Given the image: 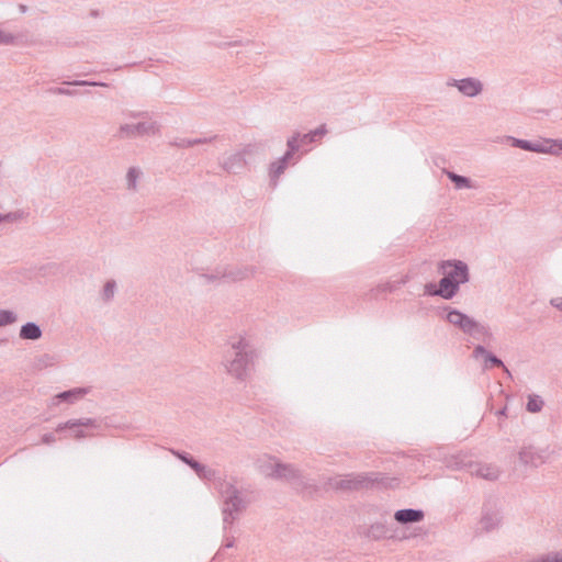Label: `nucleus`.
Returning <instances> with one entry per match:
<instances>
[{
	"instance_id": "1",
	"label": "nucleus",
	"mask_w": 562,
	"mask_h": 562,
	"mask_svg": "<svg viewBox=\"0 0 562 562\" xmlns=\"http://www.w3.org/2000/svg\"><path fill=\"white\" fill-rule=\"evenodd\" d=\"M257 357L255 347L245 338H233L224 352L223 363L228 374L245 381L254 369Z\"/></svg>"
},
{
	"instance_id": "2",
	"label": "nucleus",
	"mask_w": 562,
	"mask_h": 562,
	"mask_svg": "<svg viewBox=\"0 0 562 562\" xmlns=\"http://www.w3.org/2000/svg\"><path fill=\"white\" fill-rule=\"evenodd\" d=\"M439 271L443 274L439 280L441 288H445L450 299L458 294L461 284L470 281L469 266L462 260H442L439 263Z\"/></svg>"
},
{
	"instance_id": "3",
	"label": "nucleus",
	"mask_w": 562,
	"mask_h": 562,
	"mask_svg": "<svg viewBox=\"0 0 562 562\" xmlns=\"http://www.w3.org/2000/svg\"><path fill=\"white\" fill-rule=\"evenodd\" d=\"M385 477H379L378 473H360V474H347L345 476L329 477L327 485L336 491H360L369 488L375 484H384Z\"/></svg>"
},
{
	"instance_id": "4",
	"label": "nucleus",
	"mask_w": 562,
	"mask_h": 562,
	"mask_svg": "<svg viewBox=\"0 0 562 562\" xmlns=\"http://www.w3.org/2000/svg\"><path fill=\"white\" fill-rule=\"evenodd\" d=\"M223 497V525L224 530L232 526L238 516L246 509L247 503L241 497L240 491L231 483L225 484L221 490Z\"/></svg>"
},
{
	"instance_id": "5",
	"label": "nucleus",
	"mask_w": 562,
	"mask_h": 562,
	"mask_svg": "<svg viewBox=\"0 0 562 562\" xmlns=\"http://www.w3.org/2000/svg\"><path fill=\"white\" fill-rule=\"evenodd\" d=\"M268 477L282 480L291 484L296 490H307L315 487V484L303 475V473L292 464L277 463L268 472Z\"/></svg>"
},
{
	"instance_id": "6",
	"label": "nucleus",
	"mask_w": 562,
	"mask_h": 562,
	"mask_svg": "<svg viewBox=\"0 0 562 562\" xmlns=\"http://www.w3.org/2000/svg\"><path fill=\"white\" fill-rule=\"evenodd\" d=\"M160 131V125L156 121H144L136 124H122L114 137L117 139H130L143 137L146 135H156Z\"/></svg>"
},
{
	"instance_id": "7",
	"label": "nucleus",
	"mask_w": 562,
	"mask_h": 562,
	"mask_svg": "<svg viewBox=\"0 0 562 562\" xmlns=\"http://www.w3.org/2000/svg\"><path fill=\"white\" fill-rule=\"evenodd\" d=\"M97 418H78V419H69L65 423H60L56 427V432H64L65 430L71 431V437L76 440H81L87 438L89 435L83 428L99 429L102 420Z\"/></svg>"
},
{
	"instance_id": "8",
	"label": "nucleus",
	"mask_w": 562,
	"mask_h": 562,
	"mask_svg": "<svg viewBox=\"0 0 562 562\" xmlns=\"http://www.w3.org/2000/svg\"><path fill=\"white\" fill-rule=\"evenodd\" d=\"M295 154H296V146H295L294 138H288L285 153L283 154L282 157H280L276 161L271 162L270 167H269L270 183L273 187L277 186L278 179L280 178V176L285 171V169L292 162Z\"/></svg>"
},
{
	"instance_id": "9",
	"label": "nucleus",
	"mask_w": 562,
	"mask_h": 562,
	"mask_svg": "<svg viewBox=\"0 0 562 562\" xmlns=\"http://www.w3.org/2000/svg\"><path fill=\"white\" fill-rule=\"evenodd\" d=\"M170 452L184 464H187L190 469L194 471V473L201 479L205 481L214 480L216 475V471L207 468L203 463L196 461L190 453L182 451L170 449Z\"/></svg>"
},
{
	"instance_id": "10",
	"label": "nucleus",
	"mask_w": 562,
	"mask_h": 562,
	"mask_svg": "<svg viewBox=\"0 0 562 562\" xmlns=\"http://www.w3.org/2000/svg\"><path fill=\"white\" fill-rule=\"evenodd\" d=\"M548 448H535L532 446L524 447L519 451V460L525 465L538 468L549 459Z\"/></svg>"
},
{
	"instance_id": "11",
	"label": "nucleus",
	"mask_w": 562,
	"mask_h": 562,
	"mask_svg": "<svg viewBox=\"0 0 562 562\" xmlns=\"http://www.w3.org/2000/svg\"><path fill=\"white\" fill-rule=\"evenodd\" d=\"M447 85L456 87L460 93L469 98H474L483 91V83L473 77L450 79Z\"/></svg>"
},
{
	"instance_id": "12",
	"label": "nucleus",
	"mask_w": 562,
	"mask_h": 562,
	"mask_svg": "<svg viewBox=\"0 0 562 562\" xmlns=\"http://www.w3.org/2000/svg\"><path fill=\"white\" fill-rule=\"evenodd\" d=\"M443 311L446 312L445 319L462 333H470L471 326H474V318L465 313L450 306H445Z\"/></svg>"
},
{
	"instance_id": "13",
	"label": "nucleus",
	"mask_w": 562,
	"mask_h": 562,
	"mask_svg": "<svg viewBox=\"0 0 562 562\" xmlns=\"http://www.w3.org/2000/svg\"><path fill=\"white\" fill-rule=\"evenodd\" d=\"M472 357L474 359L483 358L484 359V369L488 368H503L505 373L512 378L510 371L505 367L504 362L501 358L495 356L493 352L488 351L484 346L477 345L474 347Z\"/></svg>"
},
{
	"instance_id": "14",
	"label": "nucleus",
	"mask_w": 562,
	"mask_h": 562,
	"mask_svg": "<svg viewBox=\"0 0 562 562\" xmlns=\"http://www.w3.org/2000/svg\"><path fill=\"white\" fill-rule=\"evenodd\" d=\"M480 524L486 532L497 529L502 524L499 510L490 505H484Z\"/></svg>"
},
{
	"instance_id": "15",
	"label": "nucleus",
	"mask_w": 562,
	"mask_h": 562,
	"mask_svg": "<svg viewBox=\"0 0 562 562\" xmlns=\"http://www.w3.org/2000/svg\"><path fill=\"white\" fill-rule=\"evenodd\" d=\"M90 392V387H74L67 391L59 392L53 398V404L68 403L75 404L79 400L83 398Z\"/></svg>"
},
{
	"instance_id": "16",
	"label": "nucleus",
	"mask_w": 562,
	"mask_h": 562,
	"mask_svg": "<svg viewBox=\"0 0 562 562\" xmlns=\"http://www.w3.org/2000/svg\"><path fill=\"white\" fill-rule=\"evenodd\" d=\"M247 165L246 158L243 157V153H235L225 158L221 166L227 172L232 175L240 173Z\"/></svg>"
},
{
	"instance_id": "17",
	"label": "nucleus",
	"mask_w": 562,
	"mask_h": 562,
	"mask_svg": "<svg viewBox=\"0 0 562 562\" xmlns=\"http://www.w3.org/2000/svg\"><path fill=\"white\" fill-rule=\"evenodd\" d=\"M425 513L422 509L404 508L394 514V519L401 525L419 522L424 519Z\"/></svg>"
},
{
	"instance_id": "18",
	"label": "nucleus",
	"mask_w": 562,
	"mask_h": 562,
	"mask_svg": "<svg viewBox=\"0 0 562 562\" xmlns=\"http://www.w3.org/2000/svg\"><path fill=\"white\" fill-rule=\"evenodd\" d=\"M245 277H246V272L245 271H241V270L232 271V270H227V269H221V270L217 269L213 273H204V274H202V278L207 283L217 281L220 279H228V280L236 281V280H241Z\"/></svg>"
},
{
	"instance_id": "19",
	"label": "nucleus",
	"mask_w": 562,
	"mask_h": 562,
	"mask_svg": "<svg viewBox=\"0 0 562 562\" xmlns=\"http://www.w3.org/2000/svg\"><path fill=\"white\" fill-rule=\"evenodd\" d=\"M43 335L42 328L34 322H27L21 326L19 337L23 340H38Z\"/></svg>"
},
{
	"instance_id": "20",
	"label": "nucleus",
	"mask_w": 562,
	"mask_h": 562,
	"mask_svg": "<svg viewBox=\"0 0 562 562\" xmlns=\"http://www.w3.org/2000/svg\"><path fill=\"white\" fill-rule=\"evenodd\" d=\"M443 172L446 173L448 179L454 184V188L458 190L471 189L474 187L472 180L469 177L458 175L450 170H445Z\"/></svg>"
},
{
	"instance_id": "21",
	"label": "nucleus",
	"mask_w": 562,
	"mask_h": 562,
	"mask_svg": "<svg viewBox=\"0 0 562 562\" xmlns=\"http://www.w3.org/2000/svg\"><path fill=\"white\" fill-rule=\"evenodd\" d=\"M389 529L383 522H374L372 524L367 532L366 536L372 540H381L387 537Z\"/></svg>"
},
{
	"instance_id": "22",
	"label": "nucleus",
	"mask_w": 562,
	"mask_h": 562,
	"mask_svg": "<svg viewBox=\"0 0 562 562\" xmlns=\"http://www.w3.org/2000/svg\"><path fill=\"white\" fill-rule=\"evenodd\" d=\"M424 292L426 295L429 296H439L443 300H451L448 293L446 292L445 288H441L440 281L438 282V285L435 284L434 282L426 283L424 286Z\"/></svg>"
},
{
	"instance_id": "23",
	"label": "nucleus",
	"mask_w": 562,
	"mask_h": 562,
	"mask_svg": "<svg viewBox=\"0 0 562 562\" xmlns=\"http://www.w3.org/2000/svg\"><path fill=\"white\" fill-rule=\"evenodd\" d=\"M290 138H294L295 146H296V153L301 148L308 146L316 140V138L314 137V135L311 132L305 133V134L294 133Z\"/></svg>"
},
{
	"instance_id": "24",
	"label": "nucleus",
	"mask_w": 562,
	"mask_h": 562,
	"mask_svg": "<svg viewBox=\"0 0 562 562\" xmlns=\"http://www.w3.org/2000/svg\"><path fill=\"white\" fill-rule=\"evenodd\" d=\"M467 335L473 337L477 340H484V337H491L492 334L490 331V328L480 324L474 319V326H471L470 333H465Z\"/></svg>"
},
{
	"instance_id": "25",
	"label": "nucleus",
	"mask_w": 562,
	"mask_h": 562,
	"mask_svg": "<svg viewBox=\"0 0 562 562\" xmlns=\"http://www.w3.org/2000/svg\"><path fill=\"white\" fill-rule=\"evenodd\" d=\"M552 139H544L543 142H533L532 153L559 155V150L551 146Z\"/></svg>"
},
{
	"instance_id": "26",
	"label": "nucleus",
	"mask_w": 562,
	"mask_h": 562,
	"mask_svg": "<svg viewBox=\"0 0 562 562\" xmlns=\"http://www.w3.org/2000/svg\"><path fill=\"white\" fill-rule=\"evenodd\" d=\"M543 404L544 403H543L542 398L539 395L531 394V395L528 396L526 409L529 413H538V412H540L542 409Z\"/></svg>"
},
{
	"instance_id": "27",
	"label": "nucleus",
	"mask_w": 562,
	"mask_h": 562,
	"mask_svg": "<svg viewBox=\"0 0 562 562\" xmlns=\"http://www.w3.org/2000/svg\"><path fill=\"white\" fill-rule=\"evenodd\" d=\"M26 213L23 210H16L14 212H9L7 214H0V224L8 222V223H14L19 222L21 220H24L26 217Z\"/></svg>"
},
{
	"instance_id": "28",
	"label": "nucleus",
	"mask_w": 562,
	"mask_h": 562,
	"mask_svg": "<svg viewBox=\"0 0 562 562\" xmlns=\"http://www.w3.org/2000/svg\"><path fill=\"white\" fill-rule=\"evenodd\" d=\"M507 142L513 147L520 148V149L526 150V151H532V144H533V142H531V140L508 136L507 137Z\"/></svg>"
},
{
	"instance_id": "29",
	"label": "nucleus",
	"mask_w": 562,
	"mask_h": 562,
	"mask_svg": "<svg viewBox=\"0 0 562 562\" xmlns=\"http://www.w3.org/2000/svg\"><path fill=\"white\" fill-rule=\"evenodd\" d=\"M475 474L480 477L486 479V480H496L498 474L497 471L493 468L486 467V465H479L475 470Z\"/></svg>"
},
{
	"instance_id": "30",
	"label": "nucleus",
	"mask_w": 562,
	"mask_h": 562,
	"mask_svg": "<svg viewBox=\"0 0 562 562\" xmlns=\"http://www.w3.org/2000/svg\"><path fill=\"white\" fill-rule=\"evenodd\" d=\"M16 314L10 310H0V326H8L16 322Z\"/></svg>"
},
{
	"instance_id": "31",
	"label": "nucleus",
	"mask_w": 562,
	"mask_h": 562,
	"mask_svg": "<svg viewBox=\"0 0 562 562\" xmlns=\"http://www.w3.org/2000/svg\"><path fill=\"white\" fill-rule=\"evenodd\" d=\"M139 177V171L135 167H131L126 175L127 180V187L128 189L135 190L136 189V182Z\"/></svg>"
},
{
	"instance_id": "32",
	"label": "nucleus",
	"mask_w": 562,
	"mask_h": 562,
	"mask_svg": "<svg viewBox=\"0 0 562 562\" xmlns=\"http://www.w3.org/2000/svg\"><path fill=\"white\" fill-rule=\"evenodd\" d=\"M115 289H116V283L114 280L106 281L103 286V293H102L103 300L110 301L114 296Z\"/></svg>"
},
{
	"instance_id": "33",
	"label": "nucleus",
	"mask_w": 562,
	"mask_h": 562,
	"mask_svg": "<svg viewBox=\"0 0 562 562\" xmlns=\"http://www.w3.org/2000/svg\"><path fill=\"white\" fill-rule=\"evenodd\" d=\"M170 146L177 148H190L193 146L192 138H177L170 142Z\"/></svg>"
},
{
	"instance_id": "34",
	"label": "nucleus",
	"mask_w": 562,
	"mask_h": 562,
	"mask_svg": "<svg viewBox=\"0 0 562 562\" xmlns=\"http://www.w3.org/2000/svg\"><path fill=\"white\" fill-rule=\"evenodd\" d=\"M15 41V36L0 30V45H11Z\"/></svg>"
},
{
	"instance_id": "35",
	"label": "nucleus",
	"mask_w": 562,
	"mask_h": 562,
	"mask_svg": "<svg viewBox=\"0 0 562 562\" xmlns=\"http://www.w3.org/2000/svg\"><path fill=\"white\" fill-rule=\"evenodd\" d=\"M218 138L217 135H213L210 137H200V138H192L193 146L195 145H202V144H210L213 143Z\"/></svg>"
},
{
	"instance_id": "36",
	"label": "nucleus",
	"mask_w": 562,
	"mask_h": 562,
	"mask_svg": "<svg viewBox=\"0 0 562 562\" xmlns=\"http://www.w3.org/2000/svg\"><path fill=\"white\" fill-rule=\"evenodd\" d=\"M127 116L131 119H149V112L147 111H130Z\"/></svg>"
},
{
	"instance_id": "37",
	"label": "nucleus",
	"mask_w": 562,
	"mask_h": 562,
	"mask_svg": "<svg viewBox=\"0 0 562 562\" xmlns=\"http://www.w3.org/2000/svg\"><path fill=\"white\" fill-rule=\"evenodd\" d=\"M258 150H259V146L258 145L248 144L239 153H243V157L245 158L246 155H254Z\"/></svg>"
},
{
	"instance_id": "38",
	"label": "nucleus",
	"mask_w": 562,
	"mask_h": 562,
	"mask_svg": "<svg viewBox=\"0 0 562 562\" xmlns=\"http://www.w3.org/2000/svg\"><path fill=\"white\" fill-rule=\"evenodd\" d=\"M55 94H64V95H75L77 93L76 90H70L61 87H56L50 90Z\"/></svg>"
},
{
	"instance_id": "39",
	"label": "nucleus",
	"mask_w": 562,
	"mask_h": 562,
	"mask_svg": "<svg viewBox=\"0 0 562 562\" xmlns=\"http://www.w3.org/2000/svg\"><path fill=\"white\" fill-rule=\"evenodd\" d=\"M277 463H279L278 461H273V460H269L267 463H263L260 465V469H261V472L268 476V472H271V468H273V465H277Z\"/></svg>"
},
{
	"instance_id": "40",
	"label": "nucleus",
	"mask_w": 562,
	"mask_h": 562,
	"mask_svg": "<svg viewBox=\"0 0 562 562\" xmlns=\"http://www.w3.org/2000/svg\"><path fill=\"white\" fill-rule=\"evenodd\" d=\"M42 442L45 445H52L56 442V437L53 432H47L42 436Z\"/></svg>"
},
{
	"instance_id": "41",
	"label": "nucleus",
	"mask_w": 562,
	"mask_h": 562,
	"mask_svg": "<svg viewBox=\"0 0 562 562\" xmlns=\"http://www.w3.org/2000/svg\"><path fill=\"white\" fill-rule=\"evenodd\" d=\"M68 85H72V86H91V87H95L97 86V81H89V80H75L72 82H68Z\"/></svg>"
},
{
	"instance_id": "42",
	"label": "nucleus",
	"mask_w": 562,
	"mask_h": 562,
	"mask_svg": "<svg viewBox=\"0 0 562 562\" xmlns=\"http://www.w3.org/2000/svg\"><path fill=\"white\" fill-rule=\"evenodd\" d=\"M315 138L317 137H322L326 134L327 130L325 127V125H321L319 127L315 128L314 131H310Z\"/></svg>"
},
{
	"instance_id": "43",
	"label": "nucleus",
	"mask_w": 562,
	"mask_h": 562,
	"mask_svg": "<svg viewBox=\"0 0 562 562\" xmlns=\"http://www.w3.org/2000/svg\"><path fill=\"white\" fill-rule=\"evenodd\" d=\"M235 546V538L234 537H226L225 543L223 544V548H233Z\"/></svg>"
},
{
	"instance_id": "44",
	"label": "nucleus",
	"mask_w": 562,
	"mask_h": 562,
	"mask_svg": "<svg viewBox=\"0 0 562 562\" xmlns=\"http://www.w3.org/2000/svg\"><path fill=\"white\" fill-rule=\"evenodd\" d=\"M551 304L558 310L562 311V297L552 299Z\"/></svg>"
},
{
	"instance_id": "45",
	"label": "nucleus",
	"mask_w": 562,
	"mask_h": 562,
	"mask_svg": "<svg viewBox=\"0 0 562 562\" xmlns=\"http://www.w3.org/2000/svg\"><path fill=\"white\" fill-rule=\"evenodd\" d=\"M551 146L559 150V154L562 153V139H555L551 142Z\"/></svg>"
},
{
	"instance_id": "46",
	"label": "nucleus",
	"mask_w": 562,
	"mask_h": 562,
	"mask_svg": "<svg viewBox=\"0 0 562 562\" xmlns=\"http://www.w3.org/2000/svg\"><path fill=\"white\" fill-rule=\"evenodd\" d=\"M225 555L224 553V550L223 549H220L216 554L213 557L212 561L213 562H218L221 559H223Z\"/></svg>"
},
{
	"instance_id": "47",
	"label": "nucleus",
	"mask_w": 562,
	"mask_h": 562,
	"mask_svg": "<svg viewBox=\"0 0 562 562\" xmlns=\"http://www.w3.org/2000/svg\"><path fill=\"white\" fill-rule=\"evenodd\" d=\"M376 290L379 292H386V291H392L393 286L391 284L386 283V284L379 285Z\"/></svg>"
},
{
	"instance_id": "48",
	"label": "nucleus",
	"mask_w": 562,
	"mask_h": 562,
	"mask_svg": "<svg viewBox=\"0 0 562 562\" xmlns=\"http://www.w3.org/2000/svg\"><path fill=\"white\" fill-rule=\"evenodd\" d=\"M497 416H506L507 415V406L502 407L496 412Z\"/></svg>"
},
{
	"instance_id": "49",
	"label": "nucleus",
	"mask_w": 562,
	"mask_h": 562,
	"mask_svg": "<svg viewBox=\"0 0 562 562\" xmlns=\"http://www.w3.org/2000/svg\"><path fill=\"white\" fill-rule=\"evenodd\" d=\"M238 44H239V42H237V41H236V42L223 43V44H221V45H218V46H220V47H225V46H236V45H238Z\"/></svg>"
},
{
	"instance_id": "50",
	"label": "nucleus",
	"mask_w": 562,
	"mask_h": 562,
	"mask_svg": "<svg viewBox=\"0 0 562 562\" xmlns=\"http://www.w3.org/2000/svg\"><path fill=\"white\" fill-rule=\"evenodd\" d=\"M109 85L105 83V82H101V81H97V86L95 87H108Z\"/></svg>"
},
{
	"instance_id": "51",
	"label": "nucleus",
	"mask_w": 562,
	"mask_h": 562,
	"mask_svg": "<svg viewBox=\"0 0 562 562\" xmlns=\"http://www.w3.org/2000/svg\"><path fill=\"white\" fill-rule=\"evenodd\" d=\"M20 9H21V11H22V12H25V11H26V7H25V5H23V4H21V5H20Z\"/></svg>"
},
{
	"instance_id": "52",
	"label": "nucleus",
	"mask_w": 562,
	"mask_h": 562,
	"mask_svg": "<svg viewBox=\"0 0 562 562\" xmlns=\"http://www.w3.org/2000/svg\"><path fill=\"white\" fill-rule=\"evenodd\" d=\"M44 358H45V359H49V356H48V355H44V356H43V359H44Z\"/></svg>"
}]
</instances>
